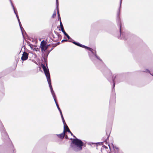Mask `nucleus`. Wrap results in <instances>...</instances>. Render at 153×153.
<instances>
[{"mask_svg":"<svg viewBox=\"0 0 153 153\" xmlns=\"http://www.w3.org/2000/svg\"><path fill=\"white\" fill-rule=\"evenodd\" d=\"M65 137V138H67L68 137L67 135H66V136Z\"/></svg>","mask_w":153,"mask_h":153,"instance_id":"nucleus-29","label":"nucleus"},{"mask_svg":"<svg viewBox=\"0 0 153 153\" xmlns=\"http://www.w3.org/2000/svg\"><path fill=\"white\" fill-rule=\"evenodd\" d=\"M65 132L63 131V132L60 134H57L56 135L60 138L62 139L64 138L65 137Z\"/></svg>","mask_w":153,"mask_h":153,"instance_id":"nucleus-13","label":"nucleus"},{"mask_svg":"<svg viewBox=\"0 0 153 153\" xmlns=\"http://www.w3.org/2000/svg\"><path fill=\"white\" fill-rule=\"evenodd\" d=\"M64 132H65V131H66V130H68V129H69L68 127V126L67 125H66V123H65V124H64Z\"/></svg>","mask_w":153,"mask_h":153,"instance_id":"nucleus-14","label":"nucleus"},{"mask_svg":"<svg viewBox=\"0 0 153 153\" xmlns=\"http://www.w3.org/2000/svg\"><path fill=\"white\" fill-rule=\"evenodd\" d=\"M56 10L57 11V15L58 17V19L60 21H60H61V18L60 16L59 12V2H56Z\"/></svg>","mask_w":153,"mask_h":153,"instance_id":"nucleus-8","label":"nucleus"},{"mask_svg":"<svg viewBox=\"0 0 153 153\" xmlns=\"http://www.w3.org/2000/svg\"><path fill=\"white\" fill-rule=\"evenodd\" d=\"M122 0H120V7L119 9H118V10L117 13V25L119 27L120 30V36H121V38H120V39H123L124 40H126L127 38V36H128V33H123V32H121V25L119 16L120 13V9L121 7V6L122 3Z\"/></svg>","mask_w":153,"mask_h":153,"instance_id":"nucleus-4","label":"nucleus"},{"mask_svg":"<svg viewBox=\"0 0 153 153\" xmlns=\"http://www.w3.org/2000/svg\"><path fill=\"white\" fill-rule=\"evenodd\" d=\"M18 19V22H19V21H20V20H19V18H18V19Z\"/></svg>","mask_w":153,"mask_h":153,"instance_id":"nucleus-27","label":"nucleus"},{"mask_svg":"<svg viewBox=\"0 0 153 153\" xmlns=\"http://www.w3.org/2000/svg\"><path fill=\"white\" fill-rule=\"evenodd\" d=\"M73 43L74 44L76 45L79 46L81 47L87 49L90 51L91 52V53H89V56L90 59L94 63L95 62V59L96 58L97 59L102 61L101 59L96 54V51L95 50H93L92 49L86 46L85 45H82L78 42H75L74 41L73 42Z\"/></svg>","mask_w":153,"mask_h":153,"instance_id":"nucleus-2","label":"nucleus"},{"mask_svg":"<svg viewBox=\"0 0 153 153\" xmlns=\"http://www.w3.org/2000/svg\"><path fill=\"white\" fill-rule=\"evenodd\" d=\"M53 48H52L51 50H48V53H49L50 52L53 50Z\"/></svg>","mask_w":153,"mask_h":153,"instance_id":"nucleus-25","label":"nucleus"},{"mask_svg":"<svg viewBox=\"0 0 153 153\" xmlns=\"http://www.w3.org/2000/svg\"><path fill=\"white\" fill-rule=\"evenodd\" d=\"M47 51H45V54L46 56L47 57V56H48V55L49 53H48V50H46Z\"/></svg>","mask_w":153,"mask_h":153,"instance_id":"nucleus-20","label":"nucleus"},{"mask_svg":"<svg viewBox=\"0 0 153 153\" xmlns=\"http://www.w3.org/2000/svg\"><path fill=\"white\" fill-rule=\"evenodd\" d=\"M42 68L46 76V77L47 78V81H48V83L49 84V87L51 89V93L52 94L53 97V98L54 101L56 104V106L57 107L58 109L59 110L60 114H61V113H62V112L61 110L60 109V108L58 104H57V103L56 101V95H55V94L54 93V91H53V88L52 86L51 82L50 76V74L49 70L48 69H47L46 68V67L45 65H44L43 64H42Z\"/></svg>","mask_w":153,"mask_h":153,"instance_id":"nucleus-1","label":"nucleus"},{"mask_svg":"<svg viewBox=\"0 0 153 153\" xmlns=\"http://www.w3.org/2000/svg\"><path fill=\"white\" fill-rule=\"evenodd\" d=\"M28 53L27 52H24L21 57V59L23 61L26 60L28 58Z\"/></svg>","mask_w":153,"mask_h":153,"instance_id":"nucleus-7","label":"nucleus"},{"mask_svg":"<svg viewBox=\"0 0 153 153\" xmlns=\"http://www.w3.org/2000/svg\"><path fill=\"white\" fill-rule=\"evenodd\" d=\"M12 153H15L16 152V151L15 149H14V148L13 146L12 145Z\"/></svg>","mask_w":153,"mask_h":153,"instance_id":"nucleus-19","label":"nucleus"},{"mask_svg":"<svg viewBox=\"0 0 153 153\" xmlns=\"http://www.w3.org/2000/svg\"><path fill=\"white\" fill-rule=\"evenodd\" d=\"M70 133V134H71V135L72 136H74V135L73 134H72L71 132V133Z\"/></svg>","mask_w":153,"mask_h":153,"instance_id":"nucleus-26","label":"nucleus"},{"mask_svg":"<svg viewBox=\"0 0 153 153\" xmlns=\"http://www.w3.org/2000/svg\"><path fill=\"white\" fill-rule=\"evenodd\" d=\"M113 150L111 151V153H119L118 148L116 146H113Z\"/></svg>","mask_w":153,"mask_h":153,"instance_id":"nucleus-9","label":"nucleus"},{"mask_svg":"<svg viewBox=\"0 0 153 153\" xmlns=\"http://www.w3.org/2000/svg\"><path fill=\"white\" fill-rule=\"evenodd\" d=\"M142 71L143 72H148L150 74H151V75L153 76V75L151 74L150 71L149 70H148L147 69H145V70L144 71Z\"/></svg>","mask_w":153,"mask_h":153,"instance_id":"nucleus-17","label":"nucleus"},{"mask_svg":"<svg viewBox=\"0 0 153 153\" xmlns=\"http://www.w3.org/2000/svg\"><path fill=\"white\" fill-rule=\"evenodd\" d=\"M10 3H11V5L12 7V8L13 9V10L14 11V13H15V14L16 15V16L17 18V19H18V18H19V16H18V14H17V11H16L15 10V9L14 8V6L13 5V4L12 2V1L11 0H10Z\"/></svg>","mask_w":153,"mask_h":153,"instance_id":"nucleus-10","label":"nucleus"},{"mask_svg":"<svg viewBox=\"0 0 153 153\" xmlns=\"http://www.w3.org/2000/svg\"><path fill=\"white\" fill-rule=\"evenodd\" d=\"M62 42H64V41H66L67 42L68 41V40L67 39H63L62 40Z\"/></svg>","mask_w":153,"mask_h":153,"instance_id":"nucleus-24","label":"nucleus"},{"mask_svg":"<svg viewBox=\"0 0 153 153\" xmlns=\"http://www.w3.org/2000/svg\"><path fill=\"white\" fill-rule=\"evenodd\" d=\"M106 134H107V131H106Z\"/></svg>","mask_w":153,"mask_h":153,"instance_id":"nucleus-30","label":"nucleus"},{"mask_svg":"<svg viewBox=\"0 0 153 153\" xmlns=\"http://www.w3.org/2000/svg\"><path fill=\"white\" fill-rule=\"evenodd\" d=\"M66 131H67L70 133H71V132L69 129H68V130H66Z\"/></svg>","mask_w":153,"mask_h":153,"instance_id":"nucleus-23","label":"nucleus"},{"mask_svg":"<svg viewBox=\"0 0 153 153\" xmlns=\"http://www.w3.org/2000/svg\"><path fill=\"white\" fill-rule=\"evenodd\" d=\"M116 76V75L115 74H114L113 75V76L112 77V79L113 81V88H114L115 85V79Z\"/></svg>","mask_w":153,"mask_h":153,"instance_id":"nucleus-12","label":"nucleus"},{"mask_svg":"<svg viewBox=\"0 0 153 153\" xmlns=\"http://www.w3.org/2000/svg\"><path fill=\"white\" fill-rule=\"evenodd\" d=\"M74 139L71 138L72 140L71 146L74 151L77 152L81 150L83 146V143L82 140L77 138L75 136H73Z\"/></svg>","mask_w":153,"mask_h":153,"instance_id":"nucleus-3","label":"nucleus"},{"mask_svg":"<svg viewBox=\"0 0 153 153\" xmlns=\"http://www.w3.org/2000/svg\"><path fill=\"white\" fill-rule=\"evenodd\" d=\"M65 36L67 37V38H68V39L69 40V39H70V38H71L67 34L66 35H65Z\"/></svg>","mask_w":153,"mask_h":153,"instance_id":"nucleus-22","label":"nucleus"},{"mask_svg":"<svg viewBox=\"0 0 153 153\" xmlns=\"http://www.w3.org/2000/svg\"><path fill=\"white\" fill-rule=\"evenodd\" d=\"M56 11L55 10L53 12V15L52 16V18H54L56 16Z\"/></svg>","mask_w":153,"mask_h":153,"instance_id":"nucleus-18","label":"nucleus"},{"mask_svg":"<svg viewBox=\"0 0 153 153\" xmlns=\"http://www.w3.org/2000/svg\"><path fill=\"white\" fill-rule=\"evenodd\" d=\"M0 131H1L2 136L3 138H4V139H8V136L4 130L3 126L0 121Z\"/></svg>","mask_w":153,"mask_h":153,"instance_id":"nucleus-5","label":"nucleus"},{"mask_svg":"<svg viewBox=\"0 0 153 153\" xmlns=\"http://www.w3.org/2000/svg\"><path fill=\"white\" fill-rule=\"evenodd\" d=\"M109 132H110L109 131L108 132V133L109 134Z\"/></svg>","mask_w":153,"mask_h":153,"instance_id":"nucleus-31","label":"nucleus"},{"mask_svg":"<svg viewBox=\"0 0 153 153\" xmlns=\"http://www.w3.org/2000/svg\"><path fill=\"white\" fill-rule=\"evenodd\" d=\"M60 114L61 116V117L62 119V121L63 123V124H65V120H64V118L63 116L62 115V113Z\"/></svg>","mask_w":153,"mask_h":153,"instance_id":"nucleus-16","label":"nucleus"},{"mask_svg":"<svg viewBox=\"0 0 153 153\" xmlns=\"http://www.w3.org/2000/svg\"><path fill=\"white\" fill-rule=\"evenodd\" d=\"M56 2H58V0H56Z\"/></svg>","mask_w":153,"mask_h":153,"instance_id":"nucleus-28","label":"nucleus"},{"mask_svg":"<svg viewBox=\"0 0 153 153\" xmlns=\"http://www.w3.org/2000/svg\"><path fill=\"white\" fill-rule=\"evenodd\" d=\"M60 26L62 32L65 35H66L67 33H66L64 30L63 26L61 21H60Z\"/></svg>","mask_w":153,"mask_h":153,"instance_id":"nucleus-11","label":"nucleus"},{"mask_svg":"<svg viewBox=\"0 0 153 153\" xmlns=\"http://www.w3.org/2000/svg\"><path fill=\"white\" fill-rule=\"evenodd\" d=\"M50 45H46V42L44 40L42 41L40 44V47L42 52L45 51L48 48Z\"/></svg>","mask_w":153,"mask_h":153,"instance_id":"nucleus-6","label":"nucleus"},{"mask_svg":"<svg viewBox=\"0 0 153 153\" xmlns=\"http://www.w3.org/2000/svg\"><path fill=\"white\" fill-rule=\"evenodd\" d=\"M19 25L20 28L21 29V31L22 32V35L23 36V30H24L23 28L22 27V25L20 21H19Z\"/></svg>","mask_w":153,"mask_h":153,"instance_id":"nucleus-15","label":"nucleus"},{"mask_svg":"<svg viewBox=\"0 0 153 153\" xmlns=\"http://www.w3.org/2000/svg\"><path fill=\"white\" fill-rule=\"evenodd\" d=\"M68 41L70 42H71L73 43V42H74V40L73 39L71 38L70 39H69V40Z\"/></svg>","mask_w":153,"mask_h":153,"instance_id":"nucleus-21","label":"nucleus"}]
</instances>
